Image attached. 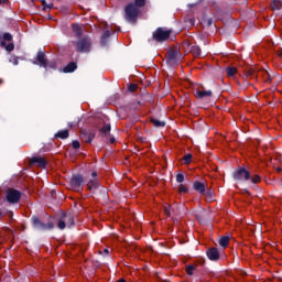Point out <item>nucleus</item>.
I'll return each instance as SVG.
<instances>
[{
  "label": "nucleus",
  "mask_w": 282,
  "mask_h": 282,
  "mask_svg": "<svg viewBox=\"0 0 282 282\" xmlns=\"http://www.w3.org/2000/svg\"><path fill=\"white\" fill-rule=\"evenodd\" d=\"M73 45H75L77 52L87 53L91 51V40L85 35L73 42Z\"/></svg>",
  "instance_id": "1"
},
{
  "label": "nucleus",
  "mask_w": 282,
  "mask_h": 282,
  "mask_svg": "<svg viewBox=\"0 0 282 282\" xmlns=\"http://www.w3.org/2000/svg\"><path fill=\"white\" fill-rule=\"evenodd\" d=\"M126 12V20L129 23H135V19H138V14H140V9L135 7V4L130 3L124 9Z\"/></svg>",
  "instance_id": "2"
},
{
  "label": "nucleus",
  "mask_w": 282,
  "mask_h": 282,
  "mask_svg": "<svg viewBox=\"0 0 282 282\" xmlns=\"http://www.w3.org/2000/svg\"><path fill=\"white\" fill-rule=\"evenodd\" d=\"M70 228V226H74V216H72L70 214H63L57 223V227L59 228V230H65V228Z\"/></svg>",
  "instance_id": "3"
},
{
  "label": "nucleus",
  "mask_w": 282,
  "mask_h": 282,
  "mask_svg": "<svg viewBox=\"0 0 282 282\" xmlns=\"http://www.w3.org/2000/svg\"><path fill=\"white\" fill-rule=\"evenodd\" d=\"M171 30L164 29V28H159L154 33H153V39L154 41H166L171 36Z\"/></svg>",
  "instance_id": "4"
},
{
  "label": "nucleus",
  "mask_w": 282,
  "mask_h": 282,
  "mask_svg": "<svg viewBox=\"0 0 282 282\" xmlns=\"http://www.w3.org/2000/svg\"><path fill=\"white\" fill-rule=\"evenodd\" d=\"M234 178L239 180L240 182H248V180H250V172L243 167H239L235 171Z\"/></svg>",
  "instance_id": "5"
},
{
  "label": "nucleus",
  "mask_w": 282,
  "mask_h": 282,
  "mask_svg": "<svg viewBox=\"0 0 282 282\" xmlns=\"http://www.w3.org/2000/svg\"><path fill=\"white\" fill-rule=\"evenodd\" d=\"M19 199H21V192L17 189L7 191V202H9V204H17Z\"/></svg>",
  "instance_id": "6"
},
{
  "label": "nucleus",
  "mask_w": 282,
  "mask_h": 282,
  "mask_svg": "<svg viewBox=\"0 0 282 282\" xmlns=\"http://www.w3.org/2000/svg\"><path fill=\"white\" fill-rule=\"evenodd\" d=\"M182 58V54L177 50H172L167 52V61L170 65H175Z\"/></svg>",
  "instance_id": "7"
},
{
  "label": "nucleus",
  "mask_w": 282,
  "mask_h": 282,
  "mask_svg": "<svg viewBox=\"0 0 282 282\" xmlns=\"http://www.w3.org/2000/svg\"><path fill=\"white\" fill-rule=\"evenodd\" d=\"M32 221H33V226L37 228V230H52V228H54L53 224L46 225L41 223V219H39V217H33Z\"/></svg>",
  "instance_id": "8"
},
{
  "label": "nucleus",
  "mask_w": 282,
  "mask_h": 282,
  "mask_svg": "<svg viewBox=\"0 0 282 282\" xmlns=\"http://www.w3.org/2000/svg\"><path fill=\"white\" fill-rule=\"evenodd\" d=\"M83 185V176L80 175H75L70 180V186L75 191H80V186Z\"/></svg>",
  "instance_id": "9"
},
{
  "label": "nucleus",
  "mask_w": 282,
  "mask_h": 282,
  "mask_svg": "<svg viewBox=\"0 0 282 282\" xmlns=\"http://www.w3.org/2000/svg\"><path fill=\"white\" fill-rule=\"evenodd\" d=\"M31 164H36V166H40V169H45V166L47 165V161H45L41 156H33L31 159Z\"/></svg>",
  "instance_id": "10"
},
{
  "label": "nucleus",
  "mask_w": 282,
  "mask_h": 282,
  "mask_svg": "<svg viewBox=\"0 0 282 282\" xmlns=\"http://www.w3.org/2000/svg\"><path fill=\"white\" fill-rule=\"evenodd\" d=\"M207 257L210 259V261H217V259H219V250L217 248L208 249Z\"/></svg>",
  "instance_id": "11"
},
{
  "label": "nucleus",
  "mask_w": 282,
  "mask_h": 282,
  "mask_svg": "<svg viewBox=\"0 0 282 282\" xmlns=\"http://www.w3.org/2000/svg\"><path fill=\"white\" fill-rule=\"evenodd\" d=\"M91 177L93 180L88 182L87 186L90 191H94V188H98V181L96 180V177H98V173L93 172Z\"/></svg>",
  "instance_id": "12"
},
{
  "label": "nucleus",
  "mask_w": 282,
  "mask_h": 282,
  "mask_svg": "<svg viewBox=\"0 0 282 282\" xmlns=\"http://www.w3.org/2000/svg\"><path fill=\"white\" fill-rule=\"evenodd\" d=\"M193 187H194V191H196L200 195H204V193H206V185L199 181L194 182Z\"/></svg>",
  "instance_id": "13"
},
{
  "label": "nucleus",
  "mask_w": 282,
  "mask_h": 282,
  "mask_svg": "<svg viewBox=\"0 0 282 282\" xmlns=\"http://www.w3.org/2000/svg\"><path fill=\"white\" fill-rule=\"evenodd\" d=\"M40 67H47V59L45 58V53L39 52L36 56Z\"/></svg>",
  "instance_id": "14"
},
{
  "label": "nucleus",
  "mask_w": 282,
  "mask_h": 282,
  "mask_svg": "<svg viewBox=\"0 0 282 282\" xmlns=\"http://www.w3.org/2000/svg\"><path fill=\"white\" fill-rule=\"evenodd\" d=\"M213 90H196V98H210Z\"/></svg>",
  "instance_id": "15"
},
{
  "label": "nucleus",
  "mask_w": 282,
  "mask_h": 282,
  "mask_svg": "<svg viewBox=\"0 0 282 282\" xmlns=\"http://www.w3.org/2000/svg\"><path fill=\"white\" fill-rule=\"evenodd\" d=\"M95 133L94 132H83V134H82V138H83V140H84V142H91V140H94V138H95Z\"/></svg>",
  "instance_id": "16"
},
{
  "label": "nucleus",
  "mask_w": 282,
  "mask_h": 282,
  "mask_svg": "<svg viewBox=\"0 0 282 282\" xmlns=\"http://www.w3.org/2000/svg\"><path fill=\"white\" fill-rule=\"evenodd\" d=\"M55 138H61V140H66L69 138V130H61L55 134Z\"/></svg>",
  "instance_id": "17"
},
{
  "label": "nucleus",
  "mask_w": 282,
  "mask_h": 282,
  "mask_svg": "<svg viewBox=\"0 0 282 282\" xmlns=\"http://www.w3.org/2000/svg\"><path fill=\"white\" fill-rule=\"evenodd\" d=\"M76 69V63L72 62L66 67H64L63 72L64 74H70Z\"/></svg>",
  "instance_id": "18"
},
{
  "label": "nucleus",
  "mask_w": 282,
  "mask_h": 282,
  "mask_svg": "<svg viewBox=\"0 0 282 282\" xmlns=\"http://www.w3.org/2000/svg\"><path fill=\"white\" fill-rule=\"evenodd\" d=\"M73 32L76 36L80 39V35L83 34V29L78 24H72Z\"/></svg>",
  "instance_id": "19"
},
{
  "label": "nucleus",
  "mask_w": 282,
  "mask_h": 282,
  "mask_svg": "<svg viewBox=\"0 0 282 282\" xmlns=\"http://www.w3.org/2000/svg\"><path fill=\"white\" fill-rule=\"evenodd\" d=\"M228 243H230V237L225 236L219 239V246H221V248H228Z\"/></svg>",
  "instance_id": "20"
},
{
  "label": "nucleus",
  "mask_w": 282,
  "mask_h": 282,
  "mask_svg": "<svg viewBox=\"0 0 282 282\" xmlns=\"http://www.w3.org/2000/svg\"><path fill=\"white\" fill-rule=\"evenodd\" d=\"M271 8H272V10H281V8H282L281 0H272Z\"/></svg>",
  "instance_id": "21"
},
{
  "label": "nucleus",
  "mask_w": 282,
  "mask_h": 282,
  "mask_svg": "<svg viewBox=\"0 0 282 282\" xmlns=\"http://www.w3.org/2000/svg\"><path fill=\"white\" fill-rule=\"evenodd\" d=\"M1 45L7 50V52H12L14 50V44L11 42H1Z\"/></svg>",
  "instance_id": "22"
},
{
  "label": "nucleus",
  "mask_w": 282,
  "mask_h": 282,
  "mask_svg": "<svg viewBox=\"0 0 282 282\" xmlns=\"http://www.w3.org/2000/svg\"><path fill=\"white\" fill-rule=\"evenodd\" d=\"M237 74V67H227V76H229V78H235Z\"/></svg>",
  "instance_id": "23"
},
{
  "label": "nucleus",
  "mask_w": 282,
  "mask_h": 282,
  "mask_svg": "<svg viewBox=\"0 0 282 282\" xmlns=\"http://www.w3.org/2000/svg\"><path fill=\"white\" fill-rule=\"evenodd\" d=\"M191 52L194 56H202V48L199 46H193Z\"/></svg>",
  "instance_id": "24"
},
{
  "label": "nucleus",
  "mask_w": 282,
  "mask_h": 282,
  "mask_svg": "<svg viewBox=\"0 0 282 282\" xmlns=\"http://www.w3.org/2000/svg\"><path fill=\"white\" fill-rule=\"evenodd\" d=\"M152 124H154L155 127H166V122L164 121H160L158 119H151Z\"/></svg>",
  "instance_id": "25"
},
{
  "label": "nucleus",
  "mask_w": 282,
  "mask_h": 282,
  "mask_svg": "<svg viewBox=\"0 0 282 282\" xmlns=\"http://www.w3.org/2000/svg\"><path fill=\"white\" fill-rule=\"evenodd\" d=\"M145 3H147V0H134V6L139 9L144 7Z\"/></svg>",
  "instance_id": "26"
},
{
  "label": "nucleus",
  "mask_w": 282,
  "mask_h": 282,
  "mask_svg": "<svg viewBox=\"0 0 282 282\" xmlns=\"http://www.w3.org/2000/svg\"><path fill=\"white\" fill-rule=\"evenodd\" d=\"M184 163L185 164H191V162L193 161V154H186L184 158Z\"/></svg>",
  "instance_id": "27"
},
{
  "label": "nucleus",
  "mask_w": 282,
  "mask_h": 282,
  "mask_svg": "<svg viewBox=\"0 0 282 282\" xmlns=\"http://www.w3.org/2000/svg\"><path fill=\"white\" fill-rule=\"evenodd\" d=\"M195 270V265L189 264L186 267V273L189 274V276H193V272Z\"/></svg>",
  "instance_id": "28"
},
{
  "label": "nucleus",
  "mask_w": 282,
  "mask_h": 282,
  "mask_svg": "<svg viewBox=\"0 0 282 282\" xmlns=\"http://www.w3.org/2000/svg\"><path fill=\"white\" fill-rule=\"evenodd\" d=\"M109 36H111V33L109 32V30L105 31L101 37L102 45H105V39H109Z\"/></svg>",
  "instance_id": "29"
},
{
  "label": "nucleus",
  "mask_w": 282,
  "mask_h": 282,
  "mask_svg": "<svg viewBox=\"0 0 282 282\" xmlns=\"http://www.w3.org/2000/svg\"><path fill=\"white\" fill-rule=\"evenodd\" d=\"M3 39H4V43H11L12 42V34L4 33Z\"/></svg>",
  "instance_id": "30"
},
{
  "label": "nucleus",
  "mask_w": 282,
  "mask_h": 282,
  "mask_svg": "<svg viewBox=\"0 0 282 282\" xmlns=\"http://www.w3.org/2000/svg\"><path fill=\"white\" fill-rule=\"evenodd\" d=\"M178 193H188V187L184 184L178 185Z\"/></svg>",
  "instance_id": "31"
},
{
  "label": "nucleus",
  "mask_w": 282,
  "mask_h": 282,
  "mask_svg": "<svg viewBox=\"0 0 282 282\" xmlns=\"http://www.w3.org/2000/svg\"><path fill=\"white\" fill-rule=\"evenodd\" d=\"M109 131H111V126L110 124H105L101 128V133H109Z\"/></svg>",
  "instance_id": "32"
},
{
  "label": "nucleus",
  "mask_w": 282,
  "mask_h": 282,
  "mask_svg": "<svg viewBox=\"0 0 282 282\" xmlns=\"http://www.w3.org/2000/svg\"><path fill=\"white\" fill-rule=\"evenodd\" d=\"M251 182L252 184H259V182H261V176L254 175L253 177H251Z\"/></svg>",
  "instance_id": "33"
},
{
  "label": "nucleus",
  "mask_w": 282,
  "mask_h": 282,
  "mask_svg": "<svg viewBox=\"0 0 282 282\" xmlns=\"http://www.w3.org/2000/svg\"><path fill=\"white\" fill-rule=\"evenodd\" d=\"M164 213H165L166 217H171V205H166L164 207Z\"/></svg>",
  "instance_id": "34"
},
{
  "label": "nucleus",
  "mask_w": 282,
  "mask_h": 282,
  "mask_svg": "<svg viewBox=\"0 0 282 282\" xmlns=\"http://www.w3.org/2000/svg\"><path fill=\"white\" fill-rule=\"evenodd\" d=\"M176 182H178V184H182V182H184V174H177Z\"/></svg>",
  "instance_id": "35"
},
{
  "label": "nucleus",
  "mask_w": 282,
  "mask_h": 282,
  "mask_svg": "<svg viewBox=\"0 0 282 282\" xmlns=\"http://www.w3.org/2000/svg\"><path fill=\"white\" fill-rule=\"evenodd\" d=\"M129 91L133 93L138 89V85L135 84H131L129 87H128Z\"/></svg>",
  "instance_id": "36"
},
{
  "label": "nucleus",
  "mask_w": 282,
  "mask_h": 282,
  "mask_svg": "<svg viewBox=\"0 0 282 282\" xmlns=\"http://www.w3.org/2000/svg\"><path fill=\"white\" fill-rule=\"evenodd\" d=\"M73 149H80V142L73 141Z\"/></svg>",
  "instance_id": "37"
},
{
  "label": "nucleus",
  "mask_w": 282,
  "mask_h": 282,
  "mask_svg": "<svg viewBox=\"0 0 282 282\" xmlns=\"http://www.w3.org/2000/svg\"><path fill=\"white\" fill-rule=\"evenodd\" d=\"M42 3L44 6V10H47V8H48V10L52 9V4L46 6L45 1H42Z\"/></svg>",
  "instance_id": "38"
},
{
  "label": "nucleus",
  "mask_w": 282,
  "mask_h": 282,
  "mask_svg": "<svg viewBox=\"0 0 282 282\" xmlns=\"http://www.w3.org/2000/svg\"><path fill=\"white\" fill-rule=\"evenodd\" d=\"M278 56L282 57V48L276 52Z\"/></svg>",
  "instance_id": "39"
},
{
  "label": "nucleus",
  "mask_w": 282,
  "mask_h": 282,
  "mask_svg": "<svg viewBox=\"0 0 282 282\" xmlns=\"http://www.w3.org/2000/svg\"><path fill=\"white\" fill-rule=\"evenodd\" d=\"M105 254H109V249L104 250Z\"/></svg>",
  "instance_id": "40"
},
{
  "label": "nucleus",
  "mask_w": 282,
  "mask_h": 282,
  "mask_svg": "<svg viewBox=\"0 0 282 282\" xmlns=\"http://www.w3.org/2000/svg\"><path fill=\"white\" fill-rule=\"evenodd\" d=\"M110 142H111V144H113L115 142H116V139H110Z\"/></svg>",
  "instance_id": "41"
},
{
  "label": "nucleus",
  "mask_w": 282,
  "mask_h": 282,
  "mask_svg": "<svg viewBox=\"0 0 282 282\" xmlns=\"http://www.w3.org/2000/svg\"><path fill=\"white\" fill-rule=\"evenodd\" d=\"M117 282H127V280L120 279V280H118Z\"/></svg>",
  "instance_id": "42"
},
{
  "label": "nucleus",
  "mask_w": 282,
  "mask_h": 282,
  "mask_svg": "<svg viewBox=\"0 0 282 282\" xmlns=\"http://www.w3.org/2000/svg\"><path fill=\"white\" fill-rule=\"evenodd\" d=\"M0 3H6V0H0Z\"/></svg>",
  "instance_id": "43"
},
{
  "label": "nucleus",
  "mask_w": 282,
  "mask_h": 282,
  "mask_svg": "<svg viewBox=\"0 0 282 282\" xmlns=\"http://www.w3.org/2000/svg\"><path fill=\"white\" fill-rule=\"evenodd\" d=\"M14 65H19V62L15 61V62H14Z\"/></svg>",
  "instance_id": "44"
},
{
  "label": "nucleus",
  "mask_w": 282,
  "mask_h": 282,
  "mask_svg": "<svg viewBox=\"0 0 282 282\" xmlns=\"http://www.w3.org/2000/svg\"><path fill=\"white\" fill-rule=\"evenodd\" d=\"M278 171H281V167H279Z\"/></svg>",
  "instance_id": "45"
}]
</instances>
